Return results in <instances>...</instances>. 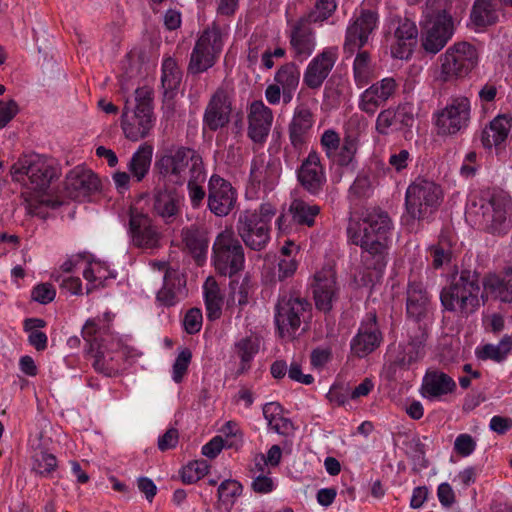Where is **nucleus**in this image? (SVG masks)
<instances>
[{
	"instance_id": "57",
	"label": "nucleus",
	"mask_w": 512,
	"mask_h": 512,
	"mask_svg": "<svg viewBox=\"0 0 512 512\" xmlns=\"http://www.w3.org/2000/svg\"><path fill=\"white\" fill-rule=\"evenodd\" d=\"M242 489L238 481L227 479L218 487V498L223 503H234L235 499L241 495Z\"/></svg>"
},
{
	"instance_id": "28",
	"label": "nucleus",
	"mask_w": 512,
	"mask_h": 512,
	"mask_svg": "<svg viewBox=\"0 0 512 512\" xmlns=\"http://www.w3.org/2000/svg\"><path fill=\"white\" fill-rule=\"evenodd\" d=\"M100 188V180L91 170L77 166L66 176L65 189L70 198L79 200Z\"/></svg>"
},
{
	"instance_id": "39",
	"label": "nucleus",
	"mask_w": 512,
	"mask_h": 512,
	"mask_svg": "<svg viewBox=\"0 0 512 512\" xmlns=\"http://www.w3.org/2000/svg\"><path fill=\"white\" fill-rule=\"evenodd\" d=\"M203 297L208 320L214 321L221 317L224 295L216 279L208 277L203 284Z\"/></svg>"
},
{
	"instance_id": "14",
	"label": "nucleus",
	"mask_w": 512,
	"mask_h": 512,
	"mask_svg": "<svg viewBox=\"0 0 512 512\" xmlns=\"http://www.w3.org/2000/svg\"><path fill=\"white\" fill-rule=\"evenodd\" d=\"M470 101L467 97L451 98L447 106L438 113L436 126L441 135H454L466 128L470 121Z\"/></svg>"
},
{
	"instance_id": "3",
	"label": "nucleus",
	"mask_w": 512,
	"mask_h": 512,
	"mask_svg": "<svg viewBox=\"0 0 512 512\" xmlns=\"http://www.w3.org/2000/svg\"><path fill=\"white\" fill-rule=\"evenodd\" d=\"M205 168L203 158L194 148L172 144L158 152L155 169L168 183L182 186L187 178H197Z\"/></svg>"
},
{
	"instance_id": "37",
	"label": "nucleus",
	"mask_w": 512,
	"mask_h": 512,
	"mask_svg": "<svg viewBox=\"0 0 512 512\" xmlns=\"http://www.w3.org/2000/svg\"><path fill=\"white\" fill-rule=\"evenodd\" d=\"M274 82L282 88L283 103L288 104L291 102L300 82L299 67L293 62L281 65L274 75Z\"/></svg>"
},
{
	"instance_id": "13",
	"label": "nucleus",
	"mask_w": 512,
	"mask_h": 512,
	"mask_svg": "<svg viewBox=\"0 0 512 512\" xmlns=\"http://www.w3.org/2000/svg\"><path fill=\"white\" fill-rule=\"evenodd\" d=\"M511 207V197L502 190L486 193L481 199L482 221L488 232L505 233L509 227L507 216Z\"/></svg>"
},
{
	"instance_id": "61",
	"label": "nucleus",
	"mask_w": 512,
	"mask_h": 512,
	"mask_svg": "<svg viewBox=\"0 0 512 512\" xmlns=\"http://www.w3.org/2000/svg\"><path fill=\"white\" fill-rule=\"evenodd\" d=\"M231 300L237 302L238 306L243 309L248 303L253 292L251 282L248 277H245L238 285L237 289L231 286Z\"/></svg>"
},
{
	"instance_id": "16",
	"label": "nucleus",
	"mask_w": 512,
	"mask_h": 512,
	"mask_svg": "<svg viewBox=\"0 0 512 512\" xmlns=\"http://www.w3.org/2000/svg\"><path fill=\"white\" fill-rule=\"evenodd\" d=\"M184 197L175 188L164 186L153 190L151 211L165 224H173L181 219Z\"/></svg>"
},
{
	"instance_id": "22",
	"label": "nucleus",
	"mask_w": 512,
	"mask_h": 512,
	"mask_svg": "<svg viewBox=\"0 0 512 512\" xmlns=\"http://www.w3.org/2000/svg\"><path fill=\"white\" fill-rule=\"evenodd\" d=\"M232 104L228 93L218 88L211 96L203 115V124L210 131H217L226 127L230 122Z\"/></svg>"
},
{
	"instance_id": "47",
	"label": "nucleus",
	"mask_w": 512,
	"mask_h": 512,
	"mask_svg": "<svg viewBox=\"0 0 512 512\" xmlns=\"http://www.w3.org/2000/svg\"><path fill=\"white\" fill-rule=\"evenodd\" d=\"M358 141L355 137L345 136L339 148L328 159L340 167H353L355 164Z\"/></svg>"
},
{
	"instance_id": "51",
	"label": "nucleus",
	"mask_w": 512,
	"mask_h": 512,
	"mask_svg": "<svg viewBox=\"0 0 512 512\" xmlns=\"http://www.w3.org/2000/svg\"><path fill=\"white\" fill-rule=\"evenodd\" d=\"M32 460V470L42 477H49L57 468L56 457L44 450L35 451Z\"/></svg>"
},
{
	"instance_id": "62",
	"label": "nucleus",
	"mask_w": 512,
	"mask_h": 512,
	"mask_svg": "<svg viewBox=\"0 0 512 512\" xmlns=\"http://www.w3.org/2000/svg\"><path fill=\"white\" fill-rule=\"evenodd\" d=\"M202 323L203 315L199 308H191L186 312L183 319V327L188 334L198 333L202 328Z\"/></svg>"
},
{
	"instance_id": "20",
	"label": "nucleus",
	"mask_w": 512,
	"mask_h": 512,
	"mask_svg": "<svg viewBox=\"0 0 512 512\" xmlns=\"http://www.w3.org/2000/svg\"><path fill=\"white\" fill-rule=\"evenodd\" d=\"M394 28L391 54L397 59H408L416 44L418 29L414 21L404 17H395L391 20Z\"/></svg>"
},
{
	"instance_id": "44",
	"label": "nucleus",
	"mask_w": 512,
	"mask_h": 512,
	"mask_svg": "<svg viewBox=\"0 0 512 512\" xmlns=\"http://www.w3.org/2000/svg\"><path fill=\"white\" fill-rule=\"evenodd\" d=\"M353 76L357 87L362 88L375 77V69L371 55L366 50H358L353 62Z\"/></svg>"
},
{
	"instance_id": "48",
	"label": "nucleus",
	"mask_w": 512,
	"mask_h": 512,
	"mask_svg": "<svg viewBox=\"0 0 512 512\" xmlns=\"http://www.w3.org/2000/svg\"><path fill=\"white\" fill-rule=\"evenodd\" d=\"M512 350V334L505 335L497 345L485 344L477 349L476 355L481 360L504 361Z\"/></svg>"
},
{
	"instance_id": "36",
	"label": "nucleus",
	"mask_w": 512,
	"mask_h": 512,
	"mask_svg": "<svg viewBox=\"0 0 512 512\" xmlns=\"http://www.w3.org/2000/svg\"><path fill=\"white\" fill-rule=\"evenodd\" d=\"M511 119L506 115L496 116L481 132V143L485 149L498 147L508 137Z\"/></svg>"
},
{
	"instance_id": "21",
	"label": "nucleus",
	"mask_w": 512,
	"mask_h": 512,
	"mask_svg": "<svg viewBox=\"0 0 512 512\" xmlns=\"http://www.w3.org/2000/svg\"><path fill=\"white\" fill-rule=\"evenodd\" d=\"M129 233L132 243L139 248L152 249L160 241V233L153 220L137 209L130 210Z\"/></svg>"
},
{
	"instance_id": "2",
	"label": "nucleus",
	"mask_w": 512,
	"mask_h": 512,
	"mask_svg": "<svg viewBox=\"0 0 512 512\" xmlns=\"http://www.w3.org/2000/svg\"><path fill=\"white\" fill-rule=\"evenodd\" d=\"M485 300L479 273L468 269L452 276L440 293L443 308L464 318L474 314Z\"/></svg>"
},
{
	"instance_id": "12",
	"label": "nucleus",
	"mask_w": 512,
	"mask_h": 512,
	"mask_svg": "<svg viewBox=\"0 0 512 512\" xmlns=\"http://www.w3.org/2000/svg\"><path fill=\"white\" fill-rule=\"evenodd\" d=\"M442 190L439 185L426 179H416L406 190L405 205L413 219L428 218L440 205Z\"/></svg>"
},
{
	"instance_id": "17",
	"label": "nucleus",
	"mask_w": 512,
	"mask_h": 512,
	"mask_svg": "<svg viewBox=\"0 0 512 512\" xmlns=\"http://www.w3.org/2000/svg\"><path fill=\"white\" fill-rule=\"evenodd\" d=\"M382 341L383 335L377 322V315L375 312H369L351 339L350 350L355 357L363 358L375 351Z\"/></svg>"
},
{
	"instance_id": "4",
	"label": "nucleus",
	"mask_w": 512,
	"mask_h": 512,
	"mask_svg": "<svg viewBox=\"0 0 512 512\" xmlns=\"http://www.w3.org/2000/svg\"><path fill=\"white\" fill-rule=\"evenodd\" d=\"M452 4L449 0H427L422 11L423 49L437 54L454 35V21L451 16Z\"/></svg>"
},
{
	"instance_id": "59",
	"label": "nucleus",
	"mask_w": 512,
	"mask_h": 512,
	"mask_svg": "<svg viewBox=\"0 0 512 512\" xmlns=\"http://www.w3.org/2000/svg\"><path fill=\"white\" fill-rule=\"evenodd\" d=\"M135 110L139 113H148L153 115V90L148 86L139 87L135 91Z\"/></svg>"
},
{
	"instance_id": "63",
	"label": "nucleus",
	"mask_w": 512,
	"mask_h": 512,
	"mask_svg": "<svg viewBox=\"0 0 512 512\" xmlns=\"http://www.w3.org/2000/svg\"><path fill=\"white\" fill-rule=\"evenodd\" d=\"M56 290L50 283H40L31 291V299L40 304H48L54 300Z\"/></svg>"
},
{
	"instance_id": "38",
	"label": "nucleus",
	"mask_w": 512,
	"mask_h": 512,
	"mask_svg": "<svg viewBox=\"0 0 512 512\" xmlns=\"http://www.w3.org/2000/svg\"><path fill=\"white\" fill-rule=\"evenodd\" d=\"M280 177V166L275 161L266 162L262 156L253 159L250 169V179L254 184L272 187Z\"/></svg>"
},
{
	"instance_id": "26",
	"label": "nucleus",
	"mask_w": 512,
	"mask_h": 512,
	"mask_svg": "<svg viewBox=\"0 0 512 512\" xmlns=\"http://www.w3.org/2000/svg\"><path fill=\"white\" fill-rule=\"evenodd\" d=\"M160 269L165 271L164 283L156 299L160 305L171 307L187 297L186 279L182 273L167 267L165 263L160 265Z\"/></svg>"
},
{
	"instance_id": "42",
	"label": "nucleus",
	"mask_w": 512,
	"mask_h": 512,
	"mask_svg": "<svg viewBox=\"0 0 512 512\" xmlns=\"http://www.w3.org/2000/svg\"><path fill=\"white\" fill-rule=\"evenodd\" d=\"M321 208L317 204H310L303 199H294L290 206L292 220L301 226L313 227L316 217L320 214Z\"/></svg>"
},
{
	"instance_id": "7",
	"label": "nucleus",
	"mask_w": 512,
	"mask_h": 512,
	"mask_svg": "<svg viewBox=\"0 0 512 512\" xmlns=\"http://www.w3.org/2000/svg\"><path fill=\"white\" fill-rule=\"evenodd\" d=\"M440 68L436 80L440 83L454 82L468 76L478 65L479 54L476 47L468 42L451 45L438 58Z\"/></svg>"
},
{
	"instance_id": "5",
	"label": "nucleus",
	"mask_w": 512,
	"mask_h": 512,
	"mask_svg": "<svg viewBox=\"0 0 512 512\" xmlns=\"http://www.w3.org/2000/svg\"><path fill=\"white\" fill-rule=\"evenodd\" d=\"M277 209L272 203H262L256 210H244L239 214L236 229L247 247L260 251L270 241V223Z\"/></svg>"
},
{
	"instance_id": "25",
	"label": "nucleus",
	"mask_w": 512,
	"mask_h": 512,
	"mask_svg": "<svg viewBox=\"0 0 512 512\" xmlns=\"http://www.w3.org/2000/svg\"><path fill=\"white\" fill-rule=\"evenodd\" d=\"M312 288L316 308L329 312L338 292L335 271L330 267L322 268L315 274Z\"/></svg>"
},
{
	"instance_id": "54",
	"label": "nucleus",
	"mask_w": 512,
	"mask_h": 512,
	"mask_svg": "<svg viewBox=\"0 0 512 512\" xmlns=\"http://www.w3.org/2000/svg\"><path fill=\"white\" fill-rule=\"evenodd\" d=\"M404 116V110L388 108L382 110L376 119V130L382 135L388 134L391 127L399 124L400 117Z\"/></svg>"
},
{
	"instance_id": "11",
	"label": "nucleus",
	"mask_w": 512,
	"mask_h": 512,
	"mask_svg": "<svg viewBox=\"0 0 512 512\" xmlns=\"http://www.w3.org/2000/svg\"><path fill=\"white\" fill-rule=\"evenodd\" d=\"M380 0H364L358 14H355L346 29L344 52L354 54L369 42L378 27L379 15L373 7Z\"/></svg>"
},
{
	"instance_id": "27",
	"label": "nucleus",
	"mask_w": 512,
	"mask_h": 512,
	"mask_svg": "<svg viewBox=\"0 0 512 512\" xmlns=\"http://www.w3.org/2000/svg\"><path fill=\"white\" fill-rule=\"evenodd\" d=\"M248 136L255 143H262L269 135L272 122V110L263 101H253L248 109Z\"/></svg>"
},
{
	"instance_id": "55",
	"label": "nucleus",
	"mask_w": 512,
	"mask_h": 512,
	"mask_svg": "<svg viewBox=\"0 0 512 512\" xmlns=\"http://www.w3.org/2000/svg\"><path fill=\"white\" fill-rule=\"evenodd\" d=\"M209 470V465L205 460H195L183 467L181 472L182 481L185 484H193L203 478Z\"/></svg>"
},
{
	"instance_id": "10",
	"label": "nucleus",
	"mask_w": 512,
	"mask_h": 512,
	"mask_svg": "<svg viewBox=\"0 0 512 512\" xmlns=\"http://www.w3.org/2000/svg\"><path fill=\"white\" fill-rule=\"evenodd\" d=\"M311 304L294 293H283L275 307V324L279 336L293 339L301 323L310 315Z\"/></svg>"
},
{
	"instance_id": "29",
	"label": "nucleus",
	"mask_w": 512,
	"mask_h": 512,
	"mask_svg": "<svg viewBox=\"0 0 512 512\" xmlns=\"http://www.w3.org/2000/svg\"><path fill=\"white\" fill-rule=\"evenodd\" d=\"M314 124V116L307 107H297L288 126L289 140L291 146L298 152L306 147Z\"/></svg>"
},
{
	"instance_id": "41",
	"label": "nucleus",
	"mask_w": 512,
	"mask_h": 512,
	"mask_svg": "<svg viewBox=\"0 0 512 512\" xmlns=\"http://www.w3.org/2000/svg\"><path fill=\"white\" fill-rule=\"evenodd\" d=\"M182 80V72L175 59L169 57L162 63L161 83L166 99H172Z\"/></svg>"
},
{
	"instance_id": "31",
	"label": "nucleus",
	"mask_w": 512,
	"mask_h": 512,
	"mask_svg": "<svg viewBox=\"0 0 512 512\" xmlns=\"http://www.w3.org/2000/svg\"><path fill=\"white\" fill-rule=\"evenodd\" d=\"M181 241L183 250L187 252L201 266L207 259L209 240L207 234L196 225L182 228Z\"/></svg>"
},
{
	"instance_id": "18",
	"label": "nucleus",
	"mask_w": 512,
	"mask_h": 512,
	"mask_svg": "<svg viewBox=\"0 0 512 512\" xmlns=\"http://www.w3.org/2000/svg\"><path fill=\"white\" fill-rule=\"evenodd\" d=\"M297 181L312 196L323 192L327 178L325 168L317 151L311 150L296 171Z\"/></svg>"
},
{
	"instance_id": "1",
	"label": "nucleus",
	"mask_w": 512,
	"mask_h": 512,
	"mask_svg": "<svg viewBox=\"0 0 512 512\" xmlns=\"http://www.w3.org/2000/svg\"><path fill=\"white\" fill-rule=\"evenodd\" d=\"M393 227L387 212L374 209L359 221H350L349 240L362 249L361 261L367 269L382 272L387 265L389 235Z\"/></svg>"
},
{
	"instance_id": "50",
	"label": "nucleus",
	"mask_w": 512,
	"mask_h": 512,
	"mask_svg": "<svg viewBox=\"0 0 512 512\" xmlns=\"http://www.w3.org/2000/svg\"><path fill=\"white\" fill-rule=\"evenodd\" d=\"M486 286L501 302L512 303V269L502 278L490 279Z\"/></svg>"
},
{
	"instance_id": "56",
	"label": "nucleus",
	"mask_w": 512,
	"mask_h": 512,
	"mask_svg": "<svg viewBox=\"0 0 512 512\" xmlns=\"http://www.w3.org/2000/svg\"><path fill=\"white\" fill-rule=\"evenodd\" d=\"M192 352L189 348H183L177 355L172 366V379L175 383H181L187 374L191 363Z\"/></svg>"
},
{
	"instance_id": "46",
	"label": "nucleus",
	"mask_w": 512,
	"mask_h": 512,
	"mask_svg": "<svg viewBox=\"0 0 512 512\" xmlns=\"http://www.w3.org/2000/svg\"><path fill=\"white\" fill-rule=\"evenodd\" d=\"M453 243L454 237L452 233L449 231H442L440 233L438 242L429 248L434 268L438 269L451 261Z\"/></svg>"
},
{
	"instance_id": "15",
	"label": "nucleus",
	"mask_w": 512,
	"mask_h": 512,
	"mask_svg": "<svg viewBox=\"0 0 512 512\" xmlns=\"http://www.w3.org/2000/svg\"><path fill=\"white\" fill-rule=\"evenodd\" d=\"M237 203V191L229 181L213 174L208 181L207 207L217 217L231 213Z\"/></svg>"
},
{
	"instance_id": "9",
	"label": "nucleus",
	"mask_w": 512,
	"mask_h": 512,
	"mask_svg": "<svg viewBox=\"0 0 512 512\" xmlns=\"http://www.w3.org/2000/svg\"><path fill=\"white\" fill-rule=\"evenodd\" d=\"M224 42L225 35L217 25L204 29L190 54L188 73L198 75L212 68L220 58Z\"/></svg>"
},
{
	"instance_id": "49",
	"label": "nucleus",
	"mask_w": 512,
	"mask_h": 512,
	"mask_svg": "<svg viewBox=\"0 0 512 512\" xmlns=\"http://www.w3.org/2000/svg\"><path fill=\"white\" fill-rule=\"evenodd\" d=\"M237 355L240 357L239 373H244L250 368V361L259 351V343L256 338L245 337L235 344Z\"/></svg>"
},
{
	"instance_id": "53",
	"label": "nucleus",
	"mask_w": 512,
	"mask_h": 512,
	"mask_svg": "<svg viewBox=\"0 0 512 512\" xmlns=\"http://www.w3.org/2000/svg\"><path fill=\"white\" fill-rule=\"evenodd\" d=\"M336 8V0H316L314 9L301 19H306L310 24L323 22L335 12Z\"/></svg>"
},
{
	"instance_id": "24",
	"label": "nucleus",
	"mask_w": 512,
	"mask_h": 512,
	"mask_svg": "<svg viewBox=\"0 0 512 512\" xmlns=\"http://www.w3.org/2000/svg\"><path fill=\"white\" fill-rule=\"evenodd\" d=\"M289 44L292 57L299 62L312 55L316 47V38L311 24L306 19L299 18L291 25Z\"/></svg>"
},
{
	"instance_id": "23",
	"label": "nucleus",
	"mask_w": 512,
	"mask_h": 512,
	"mask_svg": "<svg viewBox=\"0 0 512 512\" xmlns=\"http://www.w3.org/2000/svg\"><path fill=\"white\" fill-rule=\"evenodd\" d=\"M338 59V49L329 47L314 57L305 69L303 83L310 89H318L329 76Z\"/></svg>"
},
{
	"instance_id": "64",
	"label": "nucleus",
	"mask_w": 512,
	"mask_h": 512,
	"mask_svg": "<svg viewBox=\"0 0 512 512\" xmlns=\"http://www.w3.org/2000/svg\"><path fill=\"white\" fill-rule=\"evenodd\" d=\"M340 135L333 129H327L320 138L321 147L327 158L331 157L341 144Z\"/></svg>"
},
{
	"instance_id": "8",
	"label": "nucleus",
	"mask_w": 512,
	"mask_h": 512,
	"mask_svg": "<svg viewBox=\"0 0 512 512\" xmlns=\"http://www.w3.org/2000/svg\"><path fill=\"white\" fill-rule=\"evenodd\" d=\"M212 264L221 276L233 277L245 267V252L231 230L217 234L212 245Z\"/></svg>"
},
{
	"instance_id": "6",
	"label": "nucleus",
	"mask_w": 512,
	"mask_h": 512,
	"mask_svg": "<svg viewBox=\"0 0 512 512\" xmlns=\"http://www.w3.org/2000/svg\"><path fill=\"white\" fill-rule=\"evenodd\" d=\"M12 179L34 191L46 190L58 177L55 161L37 153L23 154L11 167Z\"/></svg>"
},
{
	"instance_id": "34",
	"label": "nucleus",
	"mask_w": 512,
	"mask_h": 512,
	"mask_svg": "<svg viewBox=\"0 0 512 512\" xmlns=\"http://www.w3.org/2000/svg\"><path fill=\"white\" fill-rule=\"evenodd\" d=\"M456 383L452 377L439 370H428L423 378L421 395L429 400L440 399L452 393Z\"/></svg>"
},
{
	"instance_id": "58",
	"label": "nucleus",
	"mask_w": 512,
	"mask_h": 512,
	"mask_svg": "<svg viewBox=\"0 0 512 512\" xmlns=\"http://www.w3.org/2000/svg\"><path fill=\"white\" fill-rule=\"evenodd\" d=\"M350 195L356 198H368L373 192V182L368 174H359L349 189Z\"/></svg>"
},
{
	"instance_id": "40",
	"label": "nucleus",
	"mask_w": 512,
	"mask_h": 512,
	"mask_svg": "<svg viewBox=\"0 0 512 512\" xmlns=\"http://www.w3.org/2000/svg\"><path fill=\"white\" fill-rule=\"evenodd\" d=\"M263 416L268 427L280 435L288 436L294 430L293 423L283 416V408L277 402L266 403L263 406Z\"/></svg>"
},
{
	"instance_id": "33",
	"label": "nucleus",
	"mask_w": 512,
	"mask_h": 512,
	"mask_svg": "<svg viewBox=\"0 0 512 512\" xmlns=\"http://www.w3.org/2000/svg\"><path fill=\"white\" fill-rule=\"evenodd\" d=\"M154 126V117L152 114L139 113L134 110L132 115L128 114V108L125 107L121 119V127L127 139L138 141L148 136Z\"/></svg>"
},
{
	"instance_id": "52",
	"label": "nucleus",
	"mask_w": 512,
	"mask_h": 512,
	"mask_svg": "<svg viewBox=\"0 0 512 512\" xmlns=\"http://www.w3.org/2000/svg\"><path fill=\"white\" fill-rule=\"evenodd\" d=\"M206 179V171L205 168L200 170V175L197 178L189 177L187 178V190L188 197L193 208H198L202 205L205 197L206 191L203 187V183Z\"/></svg>"
},
{
	"instance_id": "32",
	"label": "nucleus",
	"mask_w": 512,
	"mask_h": 512,
	"mask_svg": "<svg viewBox=\"0 0 512 512\" xmlns=\"http://www.w3.org/2000/svg\"><path fill=\"white\" fill-rule=\"evenodd\" d=\"M430 307V297L423 283L410 280L406 296L407 316L419 322L427 317Z\"/></svg>"
},
{
	"instance_id": "30",
	"label": "nucleus",
	"mask_w": 512,
	"mask_h": 512,
	"mask_svg": "<svg viewBox=\"0 0 512 512\" xmlns=\"http://www.w3.org/2000/svg\"><path fill=\"white\" fill-rule=\"evenodd\" d=\"M427 329L418 325L410 332L406 344L399 345L395 363L400 367L408 368L424 356V346L427 340Z\"/></svg>"
},
{
	"instance_id": "60",
	"label": "nucleus",
	"mask_w": 512,
	"mask_h": 512,
	"mask_svg": "<svg viewBox=\"0 0 512 512\" xmlns=\"http://www.w3.org/2000/svg\"><path fill=\"white\" fill-rule=\"evenodd\" d=\"M83 277L96 287L107 278V269L98 261H89L88 266L83 270Z\"/></svg>"
},
{
	"instance_id": "43",
	"label": "nucleus",
	"mask_w": 512,
	"mask_h": 512,
	"mask_svg": "<svg viewBox=\"0 0 512 512\" xmlns=\"http://www.w3.org/2000/svg\"><path fill=\"white\" fill-rule=\"evenodd\" d=\"M88 354L93 358L92 366L97 372L113 376L119 371L117 355L114 356L103 344L98 345L93 352L88 351Z\"/></svg>"
},
{
	"instance_id": "45",
	"label": "nucleus",
	"mask_w": 512,
	"mask_h": 512,
	"mask_svg": "<svg viewBox=\"0 0 512 512\" xmlns=\"http://www.w3.org/2000/svg\"><path fill=\"white\" fill-rule=\"evenodd\" d=\"M152 147L148 145L140 146L132 155L128 170L137 182L142 181L149 172L152 160Z\"/></svg>"
},
{
	"instance_id": "19",
	"label": "nucleus",
	"mask_w": 512,
	"mask_h": 512,
	"mask_svg": "<svg viewBox=\"0 0 512 512\" xmlns=\"http://www.w3.org/2000/svg\"><path fill=\"white\" fill-rule=\"evenodd\" d=\"M398 89V83L393 77H386L373 83L364 90L358 102V108L372 116L377 110L384 106L386 102L393 98Z\"/></svg>"
},
{
	"instance_id": "35",
	"label": "nucleus",
	"mask_w": 512,
	"mask_h": 512,
	"mask_svg": "<svg viewBox=\"0 0 512 512\" xmlns=\"http://www.w3.org/2000/svg\"><path fill=\"white\" fill-rule=\"evenodd\" d=\"M500 0H474L470 20L477 27H487L498 22L501 13Z\"/></svg>"
}]
</instances>
